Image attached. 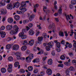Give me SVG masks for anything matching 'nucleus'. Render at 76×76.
<instances>
[{
	"label": "nucleus",
	"instance_id": "nucleus-57",
	"mask_svg": "<svg viewBox=\"0 0 76 76\" xmlns=\"http://www.w3.org/2000/svg\"><path fill=\"white\" fill-rule=\"evenodd\" d=\"M17 13H18V14H22V11H17Z\"/></svg>",
	"mask_w": 76,
	"mask_h": 76
},
{
	"label": "nucleus",
	"instance_id": "nucleus-28",
	"mask_svg": "<svg viewBox=\"0 0 76 76\" xmlns=\"http://www.w3.org/2000/svg\"><path fill=\"white\" fill-rule=\"evenodd\" d=\"M10 48H11V45H7L6 46V48L7 50L10 49Z\"/></svg>",
	"mask_w": 76,
	"mask_h": 76
},
{
	"label": "nucleus",
	"instance_id": "nucleus-41",
	"mask_svg": "<svg viewBox=\"0 0 76 76\" xmlns=\"http://www.w3.org/2000/svg\"><path fill=\"white\" fill-rule=\"evenodd\" d=\"M23 35H24V33H21L19 34V36L20 37H21L22 38V37Z\"/></svg>",
	"mask_w": 76,
	"mask_h": 76
},
{
	"label": "nucleus",
	"instance_id": "nucleus-53",
	"mask_svg": "<svg viewBox=\"0 0 76 76\" xmlns=\"http://www.w3.org/2000/svg\"><path fill=\"white\" fill-rule=\"evenodd\" d=\"M7 70L8 72L9 73H11L12 72V70L11 69H8Z\"/></svg>",
	"mask_w": 76,
	"mask_h": 76
},
{
	"label": "nucleus",
	"instance_id": "nucleus-2",
	"mask_svg": "<svg viewBox=\"0 0 76 76\" xmlns=\"http://www.w3.org/2000/svg\"><path fill=\"white\" fill-rule=\"evenodd\" d=\"M33 58H34V55L32 53H31L30 54L28 57H27L26 58V60H28V59L29 60H32Z\"/></svg>",
	"mask_w": 76,
	"mask_h": 76
},
{
	"label": "nucleus",
	"instance_id": "nucleus-17",
	"mask_svg": "<svg viewBox=\"0 0 76 76\" xmlns=\"http://www.w3.org/2000/svg\"><path fill=\"white\" fill-rule=\"evenodd\" d=\"M27 10V9L26 8H23L22 10H21V12H22V15H23L24 14V12H25Z\"/></svg>",
	"mask_w": 76,
	"mask_h": 76
},
{
	"label": "nucleus",
	"instance_id": "nucleus-22",
	"mask_svg": "<svg viewBox=\"0 0 76 76\" xmlns=\"http://www.w3.org/2000/svg\"><path fill=\"white\" fill-rule=\"evenodd\" d=\"M8 60L9 61H13V58L12 56H10L8 58Z\"/></svg>",
	"mask_w": 76,
	"mask_h": 76
},
{
	"label": "nucleus",
	"instance_id": "nucleus-11",
	"mask_svg": "<svg viewBox=\"0 0 76 76\" xmlns=\"http://www.w3.org/2000/svg\"><path fill=\"white\" fill-rule=\"evenodd\" d=\"M35 18V15L34 14H32L30 15L29 18V20L30 21L32 20V19H34Z\"/></svg>",
	"mask_w": 76,
	"mask_h": 76
},
{
	"label": "nucleus",
	"instance_id": "nucleus-24",
	"mask_svg": "<svg viewBox=\"0 0 76 76\" xmlns=\"http://www.w3.org/2000/svg\"><path fill=\"white\" fill-rule=\"evenodd\" d=\"M12 28V26L8 25L7 26L6 28L7 30H10Z\"/></svg>",
	"mask_w": 76,
	"mask_h": 76
},
{
	"label": "nucleus",
	"instance_id": "nucleus-9",
	"mask_svg": "<svg viewBox=\"0 0 76 76\" xmlns=\"http://www.w3.org/2000/svg\"><path fill=\"white\" fill-rule=\"evenodd\" d=\"M13 28L14 29H15V31L16 32V33H18V29H19V28L18 26L16 25H15L13 26Z\"/></svg>",
	"mask_w": 76,
	"mask_h": 76
},
{
	"label": "nucleus",
	"instance_id": "nucleus-14",
	"mask_svg": "<svg viewBox=\"0 0 76 76\" xmlns=\"http://www.w3.org/2000/svg\"><path fill=\"white\" fill-rule=\"evenodd\" d=\"M14 18L16 20H18L20 19V16L18 15H15L14 16Z\"/></svg>",
	"mask_w": 76,
	"mask_h": 76
},
{
	"label": "nucleus",
	"instance_id": "nucleus-64",
	"mask_svg": "<svg viewBox=\"0 0 76 76\" xmlns=\"http://www.w3.org/2000/svg\"><path fill=\"white\" fill-rule=\"evenodd\" d=\"M17 58L18 59V60H19V59H20V56H17Z\"/></svg>",
	"mask_w": 76,
	"mask_h": 76
},
{
	"label": "nucleus",
	"instance_id": "nucleus-26",
	"mask_svg": "<svg viewBox=\"0 0 76 76\" xmlns=\"http://www.w3.org/2000/svg\"><path fill=\"white\" fill-rule=\"evenodd\" d=\"M1 12V15H6V12L4 11V9H2Z\"/></svg>",
	"mask_w": 76,
	"mask_h": 76
},
{
	"label": "nucleus",
	"instance_id": "nucleus-34",
	"mask_svg": "<svg viewBox=\"0 0 76 76\" xmlns=\"http://www.w3.org/2000/svg\"><path fill=\"white\" fill-rule=\"evenodd\" d=\"M1 6H5V3H4V2H0V7H1Z\"/></svg>",
	"mask_w": 76,
	"mask_h": 76
},
{
	"label": "nucleus",
	"instance_id": "nucleus-3",
	"mask_svg": "<svg viewBox=\"0 0 76 76\" xmlns=\"http://www.w3.org/2000/svg\"><path fill=\"white\" fill-rule=\"evenodd\" d=\"M19 48V46L18 45H15L13 47V49L14 50L17 51Z\"/></svg>",
	"mask_w": 76,
	"mask_h": 76
},
{
	"label": "nucleus",
	"instance_id": "nucleus-10",
	"mask_svg": "<svg viewBox=\"0 0 76 76\" xmlns=\"http://www.w3.org/2000/svg\"><path fill=\"white\" fill-rule=\"evenodd\" d=\"M48 63L49 65H51L53 64V60L52 59H49L48 61Z\"/></svg>",
	"mask_w": 76,
	"mask_h": 76
},
{
	"label": "nucleus",
	"instance_id": "nucleus-54",
	"mask_svg": "<svg viewBox=\"0 0 76 76\" xmlns=\"http://www.w3.org/2000/svg\"><path fill=\"white\" fill-rule=\"evenodd\" d=\"M69 56L72 57V56H73V53H68Z\"/></svg>",
	"mask_w": 76,
	"mask_h": 76
},
{
	"label": "nucleus",
	"instance_id": "nucleus-4",
	"mask_svg": "<svg viewBox=\"0 0 76 76\" xmlns=\"http://www.w3.org/2000/svg\"><path fill=\"white\" fill-rule=\"evenodd\" d=\"M20 6V3L18 2H17L15 4H14V7H13V9H15V7L16 8H18Z\"/></svg>",
	"mask_w": 76,
	"mask_h": 76
},
{
	"label": "nucleus",
	"instance_id": "nucleus-38",
	"mask_svg": "<svg viewBox=\"0 0 76 76\" xmlns=\"http://www.w3.org/2000/svg\"><path fill=\"white\" fill-rule=\"evenodd\" d=\"M46 50L47 51H50V47L49 46H46Z\"/></svg>",
	"mask_w": 76,
	"mask_h": 76
},
{
	"label": "nucleus",
	"instance_id": "nucleus-63",
	"mask_svg": "<svg viewBox=\"0 0 76 76\" xmlns=\"http://www.w3.org/2000/svg\"><path fill=\"white\" fill-rule=\"evenodd\" d=\"M72 63H75L76 64V61L75 60H73L72 62Z\"/></svg>",
	"mask_w": 76,
	"mask_h": 76
},
{
	"label": "nucleus",
	"instance_id": "nucleus-27",
	"mask_svg": "<svg viewBox=\"0 0 76 76\" xmlns=\"http://www.w3.org/2000/svg\"><path fill=\"white\" fill-rule=\"evenodd\" d=\"M10 34H11V35H15V34H17V33H16V32H15V31L12 30L10 31Z\"/></svg>",
	"mask_w": 76,
	"mask_h": 76
},
{
	"label": "nucleus",
	"instance_id": "nucleus-6",
	"mask_svg": "<svg viewBox=\"0 0 76 76\" xmlns=\"http://www.w3.org/2000/svg\"><path fill=\"white\" fill-rule=\"evenodd\" d=\"M19 65V63L18 61H17L14 63V66H15V67H17L18 66V69H20V66Z\"/></svg>",
	"mask_w": 76,
	"mask_h": 76
},
{
	"label": "nucleus",
	"instance_id": "nucleus-31",
	"mask_svg": "<svg viewBox=\"0 0 76 76\" xmlns=\"http://www.w3.org/2000/svg\"><path fill=\"white\" fill-rule=\"evenodd\" d=\"M61 59L62 60H65V56L63 55H61L60 57Z\"/></svg>",
	"mask_w": 76,
	"mask_h": 76
},
{
	"label": "nucleus",
	"instance_id": "nucleus-47",
	"mask_svg": "<svg viewBox=\"0 0 76 76\" xmlns=\"http://www.w3.org/2000/svg\"><path fill=\"white\" fill-rule=\"evenodd\" d=\"M73 42H74L73 44L74 47H76V41L75 40H73Z\"/></svg>",
	"mask_w": 76,
	"mask_h": 76
},
{
	"label": "nucleus",
	"instance_id": "nucleus-1",
	"mask_svg": "<svg viewBox=\"0 0 76 76\" xmlns=\"http://www.w3.org/2000/svg\"><path fill=\"white\" fill-rule=\"evenodd\" d=\"M54 27V24L53 22H50V25L48 27V29L50 30L53 29Z\"/></svg>",
	"mask_w": 76,
	"mask_h": 76
},
{
	"label": "nucleus",
	"instance_id": "nucleus-44",
	"mask_svg": "<svg viewBox=\"0 0 76 76\" xmlns=\"http://www.w3.org/2000/svg\"><path fill=\"white\" fill-rule=\"evenodd\" d=\"M66 44L65 45V49H66L67 47H68V46L67 45H68L69 44V43L68 42H67L66 43Z\"/></svg>",
	"mask_w": 76,
	"mask_h": 76
},
{
	"label": "nucleus",
	"instance_id": "nucleus-40",
	"mask_svg": "<svg viewBox=\"0 0 76 76\" xmlns=\"http://www.w3.org/2000/svg\"><path fill=\"white\" fill-rule=\"evenodd\" d=\"M43 37H44V38H46L47 37V35L46 33H44L43 34Z\"/></svg>",
	"mask_w": 76,
	"mask_h": 76
},
{
	"label": "nucleus",
	"instance_id": "nucleus-32",
	"mask_svg": "<svg viewBox=\"0 0 76 76\" xmlns=\"http://www.w3.org/2000/svg\"><path fill=\"white\" fill-rule=\"evenodd\" d=\"M39 60L37 59H34L33 61V63H37V62H39Z\"/></svg>",
	"mask_w": 76,
	"mask_h": 76
},
{
	"label": "nucleus",
	"instance_id": "nucleus-37",
	"mask_svg": "<svg viewBox=\"0 0 76 76\" xmlns=\"http://www.w3.org/2000/svg\"><path fill=\"white\" fill-rule=\"evenodd\" d=\"M28 44V41L27 40H25L23 42V45H26Z\"/></svg>",
	"mask_w": 76,
	"mask_h": 76
},
{
	"label": "nucleus",
	"instance_id": "nucleus-43",
	"mask_svg": "<svg viewBox=\"0 0 76 76\" xmlns=\"http://www.w3.org/2000/svg\"><path fill=\"white\" fill-rule=\"evenodd\" d=\"M29 22V20H24L23 22V23L24 24L25 23H28Z\"/></svg>",
	"mask_w": 76,
	"mask_h": 76
},
{
	"label": "nucleus",
	"instance_id": "nucleus-55",
	"mask_svg": "<svg viewBox=\"0 0 76 76\" xmlns=\"http://www.w3.org/2000/svg\"><path fill=\"white\" fill-rule=\"evenodd\" d=\"M1 30H4V29H5V27H4V26H2L1 27Z\"/></svg>",
	"mask_w": 76,
	"mask_h": 76
},
{
	"label": "nucleus",
	"instance_id": "nucleus-7",
	"mask_svg": "<svg viewBox=\"0 0 76 76\" xmlns=\"http://www.w3.org/2000/svg\"><path fill=\"white\" fill-rule=\"evenodd\" d=\"M7 9L12 10L13 8V5L12 4H8L7 6Z\"/></svg>",
	"mask_w": 76,
	"mask_h": 76
},
{
	"label": "nucleus",
	"instance_id": "nucleus-58",
	"mask_svg": "<svg viewBox=\"0 0 76 76\" xmlns=\"http://www.w3.org/2000/svg\"><path fill=\"white\" fill-rule=\"evenodd\" d=\"M5 1L7 3H10V0H5Z\"/></svg>",
	"mask_w": 76,
	"mask_h": 76
},
{
	"label": "nucleus",
	"instance_id": "nucleus-48",
	"mask_svg": "<svg viewBox=\"0 0 76 76\" xmlns=\"http://www.w3.org/2000/svg\"><path fill=\"white\" fill-rule=\"evenodd\" d=\"M9 67L8 69H12V64H9L8 65Z\"/></svg>",
	"mask_w": 76,
	"mask_h": 76
},
{
	"label": "nucleus",
	"instance_id": "nucleus-52",
	"mask_svg": "<svg viewBox=\"0 0 76 76\" xmlns=\"http://www.w3.org/2000/svg\"><path fill=\"white\" fill-rule=\"evenodd\" d=\"M64 14H65V16L66 17V19L67 21H69V20L68 19V18H67V14L66 13V12L64 13Z\"/></svg>",
	"mask_w": 76,
	"mask_h": 76
},
{
	"label": "nucleus",
	"instance_id": "nucleus-12",
	"mask_svg": "<svg viewBox=\"0 0 76 76\" xmlns=\"http://www.w3.org/2000/svg\"><path fill=\"white\" fill-rule=\"evenodd\" d=\"M48 45L52 47L54 45V42H50L48 43Z\"/></svg>",
	"mask_w": 76,
	"mask_h": 76
},
{
	"label": "nucleus",
	"instance_id": "nucleus-56",
	"mask_svg": "<svg viewBox=\"0 0 76 76\" xmlns=\"http://www.w3.org/2000/svg\"><path fill=\"white\" fill-rule=\"evenodd\" d=\"M39 6V5H38V4H36L34 6V8H37V7H38Z\"/></svg>",
	"mask_w": 76,
	"mask_h": 76
},
{
	"label": "nucleus",
	"instance_id": "nucleus-20",
	"mask_svg": "<svg viewBox=\"0 0 76 76\" xmlns=\"http://www.w3.org/2000/svg\"><path fill=\"white\" fill-rule=\"evenodd\" d=\"M13 20L12 18H9L8 19V22L9 23H12L13 22Z\"/></svg>",
	"mask_w": 76,
	"mask_h": 76
},
{
	"label": "nucleus",
	"instance_id": "nucleus-60",
	"mask_svg": "<svg viewBox=\"0 0 76 76\" xmlns=\"http://www.w3.org/2000/svg\"><path fill=\"white\" fill-rule=\"evenodd\" d=\"M11 39H11V38L8 37L7 39V41L8 42L10 41H11Z\"/></svg>",
	"mask_w": 76,
	"mask_h": 76
},
{
	"label": "nucleus",
	"instance_id": "nucleus-19",
	"mask_svg": "<svg viewBox=\"0 0 76 76\" xmlns=\"http://www.w3.org/2000/svg\"><path fill=\"white\" fill-rule=\"evenodd\" d=\"M37 39L38 41L39 42H41V41H42L43 40V37H38Z\"/></svg>",
	"mask_w": 76,
	"mask_h": 76
},
{
	"label": "nucleus",
	"instance_id": "nucleus-18",
	"mask_svg": "<svg viewBox=\"0 0 76 76\" xmlns=\"http://www.w3.org/2000/svg\"><path fill=\"white\" fill-rule=\"evenodd\" d=\"M21 7H23L26 6V2L23 1L21 3Z\"/></svg>",
	"mask_w": 76,
	"mask_h": 76
},
{
	"label": "nucleus",
	"instance_id": "nucleus-42",
	"mask_svg": "<svg viewBox=\"0 0 76 76\" xmlns=\"http://www.w3.org/2000/svg\"><path fill=\"white\" fill-rule=\"evenodd\" d=\"M33 72L34 73H37L38 72V70L37 69H34L33 71Z\"/></svg>",
	"mask_w": 76,
	"mask_h": 76
},
{
	"label": "nucleus",
	"instance_id": "nucleus-59",
	"mask_svg": "<svg viewBox=\"0 0 76 76\" xmlns=\"http://www.w3.org/2000/svg\"><path fill=\"white\" fill-rule=\"evenodd\" d=\"M47 58V57L45 56L43 58L42 60L43 61H45L46 60V59Z\"/></svg>",
	"mask_w": 76,
	"mask_h": 76
},
{
	"label": "nucleus",
	"instance_id": "nucleus-21",
	"mask_svg": "<svg viewBox=\"0 0 76 76\" xmlns=\"http://www.w3.org/2000/svg\"><path fill=\"white\" fill-rule=\"evenodd\" d=\"M28 70L30 72L32 71V70H33V67H32V66H30L28 67Z\"/></svg>",
	"mask_w": 76,
	"mask_h": 76
},
{
	"label": "nucleus",
	"instance_id": "nucleus-8",
	"mask_svg": "<svg viewBox=\"0 0 76 76\" xmlns=\"http://www.w3.org/2000/svg\"><path fill=\"white\" fill-rule=\"evenodd\" d=\"M0 34H1V36L2 38H4L6 36V33L4 32L1 31Z\"/></svg>",
	"mask_w": 76,
	"mask_h": 76
},
{
	"label": "nucleus",
	"instance_id": "nucleus-46",
	"mask_svg": "<svg viewBox=\"0 0 76 76\" xmlns=\"http://www.w3.org/2000/svg\"><path fill=\"white\" fill-rule=\"evenodd\" d=\"M15 55L16 56H20L21 54H20V53L18 52L15 53Z\"/></svg>",
	"mask_w": 76,
	"mask_h": 76
},
{
	"label": "nucleus",
	"instance_id": "nucleus-61",
	"mask_svg": "<svg viewBox=\"0 0 76 76\" xmlns=\"http://www.w3.org/2000/svg\"><path fill=\"white\" fill-rule=\"evenodd\" d=\"M33 51H34V52H35L36 51H37V48L35 47H34L33 49Z\"/></svg>",
	"mask_w": 76,
	"mask_h": 76
},
{
	"label": "nucleus",
	"instance_id": "nucleus-25",
	"mask_svg": "<svg viewBox=\"0 0 76 76\" xmlns=\"http://www.w3.org/2000/svg\"><path fill=\"white\" fill-rule=\"evenodd\" d=\"M71 3L73 5H75L76 4V0H72Z\"/></svg>",
	"mask_w": 76,
	"mask_h": 76
},
{
	"label": "nucleus",
	"instance_id": "nucleus-29",
	"mask_svg": "<svg viewBox=\"0 0 76 76\" xmlns=\"http://www.w3.org/2000/svg\"><path fill=\"white\" fill-rule=\"evenodd\" d=\"M59 36H61V37L64 36V33L62 31H60L59 33Z\"/></svg>",
	"mask_w": 76,
	"mask_h": 76
},
{
	"label": "nucleus",
	"instance_id": "nucleus-13",
	"mask_svg": "<svg viewBox=\"0 0 76 76\" xmlns=\"http://www.w3.org/2000/svg\"><path fill=\"white\" fill-rule=\"evenodd\" d=\"M28 34L30 35H33L34 34V32L33 30L31 29L29 31Z\"/></svg>",
	"mask_w": 76,
	"mask_h": 76
},
{
	"label": "nucleus",
	"instance_id": "nucleus-35",
	"mask_svg": "<svg viewBox=\"0 0 76 76\" xmlns=\"http://www.w3.org/2000/svg\"><path fill=\"white\" fill-rule=\"evenodd\" d=\"M27 38V36L26 35H23V36H22L21 38L23 39H26Z\"/></svg>",
	"mask_w": 76,
	"mask_h": 76
},
{
	"label": "nucleus",
	"instance_id": "nucleus-23",
	"mask_svg": "<svg viewBox=\"0 0 76 76\" xmlns=\"http://www.w3.org/2000/svg\"><path fill=\"white\" fill-rule=\"evenodd\" d=\"M34 41L33 40L29 42V44L31 46H32L34 44Z\"/></svg>",
	"mask_w": 76,
	"mask_h": 76
},
{
	"label": "nucleus",
	"instance_id": "nucleus-62",
	"mask_svg": "<svg viewBox=\"0 0 76 76\" xmlns=\"http://www.w3.org/2000/svg\"><path fill=\"white\" fill-rule=\"evenodd\" d=\"M72 44H69L68 45V47H69V48H72Z\"/></svg>",
	"mask_w": 76,
	"mask_h": 76
},
{
	"label": "nucleus",
	"instance_id": "nucleus-39",
	"mask_svg": "<svg viewBox=\"0 0 76 76\" xmlns=\"http://www.w3.org/2000/svg\"><path fill=\"white\" fill-rule=\"evenodd\" d=\"M69 70L71 71H73L75 70V69H74V67L72 66H70L69 67Z\"/></svg>",
	"mask_w": 76,
	"mask_h": 76
},
{
	"label": "nucleus",
	"instance_id": "nucleus-5",
	"mask_svg": "<svg viewBox=\"0 0 76 76\" xmlns=\"http://www.w3.org/2000/svg\"><path fill=\"white\" fill-rule=\"evenodd\" d=\"M46 73L48 75H51L52 74V70L50 68L48 69L47 70Z\"/></svg>",
	"mask_w": 76,
	"mask_h": 76
},
{
	"label": "nucleus",
	"instance_id": "nucleus-33",
	"mask_svg": "<svg viewBox=\"0 0 76 76\" xmlns=\"http://www.w3.org/2000/svg\"><path fill=\"white\" fill-rule=\"evenodd\" d=\"M64 64L66 65V66H70V63H69V62H64Z\"/></svg>",
	"mask_w": 76,
	"mask_h": 76
},
{
	"label": "nucleus",
	"instance_id": "nucleus-49",
	"mask_svg": "<svg viewBox=\"0 0 76 76\" xmlns=\"http://www.w3.org/2000/svg\"><path fill=\"white\" fill-rule=\"evenodd\" d=\"M69 8L70 9H73L74 8L73 5L70 4L69 5Z\"/></svg>",
	"mask_w": 76,
	"mask_h": 76
},
{
	"label": "nucleus",
	"instance_id": "nucleus-16",
	"mask_svg": "<svg viewBox=\"0 0 76 76\" xmlns=\"http://www.w3.org/2000/svg\"><path fill=\"white\" fill-rule=\"evenodd\" d=\"M62 7V6L61 5L59 7V9L58 12L60 14H61L62 13V9L61 8Z\"/></svg>",
	"mask_w": 76,
	"mask_h": 76
},
{
	"label": "nucleus",
	"instance_id": "nucleus-15",
	"mask_svg": "<svg viewBox=\"0 0 76 76\" xmlns=\"http://www.w3.org/2000/svg\"><path fill=\"white\" fill-rule=\"evenodd\" d=\"M1 72L2 73H4L6 72V69L5 68H1Z\"/></svg>",
	"mask_w": 76,
	"mask_h": 76
},
{
	"label": "nucleus",
	"instance_id": "nucleus-30",
	"mask_svg": "<svg viewBox=\"0 0 76 76\" xmlns=\"http://www.w3.org/2000/svg\"><path fill=\"white\" fill-rule=\"evenodd\" d=\"M27 48V47H26V46H24L22 47L21 50H22V51H25L26 49Z\"/></svg>",
	"mask_w": 76,
	"mask_h": 76
},
{
	"label": "nucleus",
	"instance_id": "nucleus-36",
	"mask_svg": "<svg viewBox=\"0 0 76 76\" xmlns=\"http://www.w3.org/2000/svg\"><path fill=\"white\" fill-rule=\"evenodd\" d=\"M56 45L57 46V47H58V48H60V42H57L56 43Z\"/></svg>",
	"mask_w": 76,
	"mask_h": 76
},
{
	"label": "nucleus",
	"instance_id": "nucleus-51",
	"mask_svg": "<svg viewBox=\"0 0 76 76\" xmlns=\"http://www.w3.org/2000/svg\"><path fill=\"white\" fill-rule=\"evenodd\" d=\"M63 64H59L58 65V67H63Z\"/></svg>",
	"mask_w": 76,
	"mask_h": 76
},
{
	"label": "nucleus",
	"instance_id": "nucleus-45",
	"mask_svg": "<svg viewBox=\"0 0 76 76\" xmlns=\"http://www.w3.org/2000/svg\"><path fill=\"white\" fill-rule=\"evenodd\" d=\"M20 72L21 73H24L25 72V71L23 69H21L20 70Z\"/></svg>",
	"mask_w": 76,
	"mask_h": 76
},
{
	"label": "nucleus",
	"instance_id": "nucleus-50",
	"mask_svg": "<svg viewBox=\"0 0 76 76\" xmlns=\"http://www.w3.org/2000/svg\"><path fill=\"white\" fill-rule=\"evenodd\" d=\"M65 72L67 75H69V69H67L66 71Z\"/></svg>",
	"mask_w": 76,
	"mask_h": 76
}]
</instances>
